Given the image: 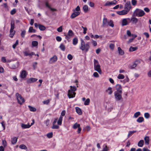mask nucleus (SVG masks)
<instances>
[{"mask_svg":"<svg viewBox=\"0 0 151 151\" xmlns=\"http://www.w3.org/2000/svg\"><path fill=\"white\" fill-rule=\"evenodd\" d=\"M62 27L60 26V27H58L57 29V30L58 32H61L62 31Z\"/></svg>","mask_w":151,"mask_h":151,"instance_id":"bf43d9fd","label":"nucleus"},{"mask_svg":"<svg viewBox=\"0 0 151 151\" xmlns=\"http://www.w3.org/2000/svg\"><path fill=\"white\" fill-rule=\"evenodd\" d=\"M130 21H131L133 23L136 24L138 21V19L134 17H132L130 19Z\"/></svg>","mask_w":151,"mask_h":151,"instance_id":"412c9836","label":"nucleus"},{"mask_svg":"<svg viewBox=\"0 0 151 151\" xmlns=\"http://www.w3.org/2000/svg\"><path fill=\"white\" fill-rule=\"evenodd\" d=\"M144 144V140H141L138 142V145L139 147H142L143 146Z\"/></svg>","mask_w":151,"mask_h":151,"instance_id":"bb28decb","label":"nucleus"},{"mask_svg":"<svg viewBox=\"0 0 151 151\" xmlns=\"http://www.w3.org/2000/svg\"><path fill=\"white\" fill-rule=\"evenodd\" d=\"M136 37H137V35H135L134 38H131V39H129V41L128 42V43H130V42H132L133 41V40H134V38H135Z\"/></svg>","mask_w":151,"mask_h":151,"instance_id":"0e129e2a","label":"nucleus"},{"mask_svg":"<svg viewBox=\"0 0 151 151\" xmlns=\"http://www.w3.org/2000/svg\"><path fill=\"white\" fill-rule=\"evenodd\" d=\"M137 3V1L136 0H132V3L133 5L135 6Z\"/></svg>","mask_w":151,"mask_h":151,"instance_id":"4d7b16f0","label":"nucleus"},{"mask_svg":"<svg viewBox=\"0 0 151 151\" xmlns=\"http://www.w3.org/2000/svg\"><path fill=\"white\" fill-rule=\"evenodd\" d=\"M59 128V127L55 124H53L52 126V129H58Z\"/></svg>","mask_w":151,"mask_h":151,"instance_id":"49530a36","label":"nucleus"},{"mask_svg":"<svg viewBox=\"0 0 151 151\" xmlns=\"http://www.w3.org/2000/svg\"><path fill=\"white\" fill-rule=\"evenodd\" d=\"M50 102V100H47L43 101V103L45 104H48Z\"/></svg>","mask_w":151,"mask_h":151,"instance_id":"680f3d73","label":"nucleus"},{"mask_svg":"<svg viewBox=\"0 0 151 151\" xmlns=\"http://www.w3.org/2000/svg\"><path fill=\"white\" fill-rule=\"evenodd\" d=\"M57 60L58 58L57 56L55 55L50 59L49 63L50 64L53 63H55Z\"/></svg>","mask_w":151,"mask_h":151,"instance_id":"9b49d317","label":"nucleus"},{"mask_svg":"<svg viewBox=\"0 0 151 151\" xmlns=\"http://www.w3.org/2000/svg\"><path fill=\"white\" fill-rule=\"evenodd\" d=\"M52 135L53 133L52 132L49 133L47 134V136L49 138L52 137Z\"/></svg>","mask_w":151,"mask_h":151,"instance_id":"79ce46f5","label":"nucleus"},{"mask_svg":"<svg viewBox=\"0 0 151 151\" xmlns=\"http://www.w3.org/2000/svg\"><path fill=\"white\" fill-rule=\"evenodd\" d=\"M68 35L70 37H72L73 35V33L72 30H69Z\"/></svg>","mask_w":151,"mask_h":151,"instance_id":"37998d69","label":"nucleus"},{"mask_svg":"<svg viewBox=\"0 0 151 151\" xmlns=\"http://www.w3.org/2000/svg\"><path fill=\"white\" fill-rule=\"evenodd\" d=\"M118 50L119 53L121 55H123L124 54V51L121 49V47H119L118 48Z\"/></svg>","mask_w":151,"mask_h":151,"instance_id":"cd10ccee","label":"nucleus"},{"mask_svg":"<svg viewBox=\"0 0 151 151\" xmlns=\"http://www.w3.org/2000/svg\"><path fill=\"white\" fill-rule=\"evenodd\" d=\"M19 147L21 149L27 150V147L24 145H19Z\"/></svg>","mask_w":151,"mask_h":151,"instance_id":"ea45409f","label":"nucleus"},{"mask_svg":"<svg viewBox=\"0 0 151 151\" xmlns=\"http://www.w3.org/2000/svg\"><path fill=\"white\" fill-rule=\"evenodd\" d=\"M140 61L138 60H136L134 63L129 66V68L130 69H133L135 68L138 63H140Z\"/></svg>","mask_w":151,"mask_h":151,"instance_id":"4468645a","label":"nucleus"},{"mask_svg":"<svg viewBox=\"0 0 151 151\" xmlns=\"http://www.w3.org/2000/svg\"><path fill=\"white\" fill-rule=\"evenodd\" d=\"M130 21V19L129 18L124 19L122 20V25L126 26L128 25Z\"/></svg>","mask_w":151,"mask_h":151,"instance_id":"f8f14e48","label":"nucleus"},{"mask_svg":"<svg viewBox=\"0 0 151 151\" xmlns=\"http://www.w3.org/2000/svg\"><path fill=\"white\" fill-rule=\"evenodd\" d=\"M116 89V91L120 93H122V89L121 85L119 84H117L115 86Z\"/></svg>","mask_w":151,"mask_h":151,"instance_id":"9d476101","label":"nucleus"},{"mask_svg":"<svg viewBox=\"0 0 151 151\" xmlns=\"http://www.w3.org/2000/svg\"><path fill=\"white\" fill-rule=\"evenodd\" d=\"M136 132V131H130L128 133V137H129L130 136H131L132 134H133L134 132Z\"/></svg>","mask_w":151,"mask_h":151,"instance_id":"c03bdc74","label":"nucleus"},{"mask_svg":"<svg viewBox=\"0 0 151 151\" xmlns=\"http://www.w3.org/2000/svg\"><path fill=\"white\" fill-rule=\"evenodd\" d=\"M28 107H29V110L31 111L35 112V111L36 110V109L35 107H33L30 106H29Z\"/></svg>","mask_w":151,"mask_h":151,"instance_id":"72a5a7b5","label":"nucleus"},{"mask_svg":"<svg viewBox=\"0 0 151 151\" xmlns=\"http://www.w3.org/2000/svg\"><path fill=\"white\" fill-rule=\"evenodd\" d=\"M60 48L63 51H65V46L63 44H60Z\"/></svg>","mask_w":151,"mask_h":151,"instance_id":"a19ab883","label":"nucleus"},{"mask_svg":"<svg viewBox=\"0 0 151 151\" xmlns=\"http://www.w3.org/2000/svg\"><path fill=\"white\" fill-rule=\"evenodd\" d=\"M137 47H131L129 48V51L130 52H132L137 50Z\"/></svg>","mask_w":151,"mask_h":151,"instance_id":"f704fd0d","label":"nucleus"},{"mask_svg":"<svg viewBox=\"0 0 151 151\" xmlns=\"http://www.w3.org/2000/svg\"><path fill=\"white\" fill-rule=\"evenodd\" d=\"M80 127V125L79 124H78L77 123H76L73 125V128L74 129H76L77 128H78Z\"/></svg>","mask_w":151,"mask_h":151,"instance_id":"c756f323","label":"nucleus"},{"mask_svg":"<svg viewBox=\"0 0 151 151\" xmlns=\"http://www.w3.org/2000/svg\"><path fill=\"white\" fill-rule=\"evenodd\" d=\"M14 28V22H12L11 23V27L10 30H13Z\"/></svg>","mask_w":151,"mask_h":151,"instance_id":"09e8293b","label":"nucleus"},{"mask_svg":"<svg viewBox=\"0 0 151 151\" xmlns=\"http://www.w3.org/2000/svg\"><path fill=\"white\" fill-rule=\"evenodd\" d=\"M94 65V70L97 71L99 73L101 74V70L100 68V66L99 63L98 61L94 59L93 61Z\"/></svg>","mask_w":151,"mask_h":151,"instance_id":"7ed1b4c3","label":"nucleus"},{"mask_svg":"<svg viewBox=\"0 0 151 151\" xmlns=\"http://www.w3.org/2000/svg\"><path fill=\"white\" fill-rule=\"evenodd\" d=\"M145 143L146 145H148L149 143V137L148 136H146L144 138Z\"/></svg>","mask_w":151,"mask_h":151,"instance_id":"a878e982","label":"nucleus"},{"mask_svg":"<svg viewBox=\"0 0 151 151\" xmlns=\"http://www.w3.org/2000/svg\"><path fill=\"white\" fill-rule=\"evenodd\" d=\"M76 112L79 115L82 114V112L81 109L78 107H76L75 108Z\"/></svg>","mask_w":151,"mask_h":151,"instance_id":"4be33fe9","label":"nucleus"},{"mask_svg":"<svg viewBox=\"0 0 151 151\" xmlns=\"http://www.w3.org/2000/svg\"><path fill=\"white\" fill-rule=\"evenodd\" d=\"M114 44L111 43L109 45L110 48L112 50H113L114 48Z\"/></svg>","mask_w":151,"mask_h":151,"instance_id":"e2e57ef3","label":"nucleus"},{"mask_svg":"<svg viewBox=\"0 0 151 151\" xmlns=\"http://www.w3.org/2000/svg\"><path fill=\"white\" fill-rule=\"evenodd\" d=\"M81 27L83 29V34H86V31L87 30V28L86 27H84L83 26H82Z\"/></svg>","mask_w":151,"mask_h":151,"instance_id":"864d4df0","label":"nucleus"},{"mask_svg":"<svg viewBox=\"0 0 151 151\" xmlns=\"http://www.w3.org/2000/svg\"><path fill=\"white\" fill-rule=\"evenodd\" d=\"M16 96L17 98L18 103L21 105L23 104L25 101L24 99L22 97L21 95L18 93L16 94Z\"/></svg>","mask_w":151,"mask_h":151,"instance_id":"423d86ee","label":"nucleus"},{"mask_svg":"<svg viewBox=\"0 0 151 151\" xmlns=\"http://www.w3.org/2000/svg\"><path fill=\"white\" fill-rule=\"evenodd\" d=\"M10 36L11 37H12L14 35L15 32V31L14 30H10Z\"/></svg>","mask_w":151,"mask_h":151,"instance_id":"58836bf2","label":"nucleus"},{"mask_svg":"<svg viewBox=\"0 0 151 151\" xmlns=\"http://www.w3.org/2000/svg\"><path fill=\"white\" fill-rule=\"evenodd\" d=\"M1 61L4 63H6V58L4 57H2L1 58Z\"/></svg>","mask_w":151,"mask_h":151,"instance_id":"338daca9","label":"nucleus"},{"mask_svg":"<svg viewBox=\"0 0 151 151\" xmlns=\"http://www.w3.org/2000/svg\"><path fill=\"white\" fill-rule=\"evenodd\" d=\"M131 7V5L130 2H127L124 6V9L128 12L129 11Z\"/></svg>","mask_w":151,"mask_h":151,"instance_id":"ddd939ff","label":"nucleus"},{"mask_svg":"<svg viewBox=\"0 0 151 151\" xmlns=\"http://www.w3.org/2000/svg\"><path fill=\"white\" fill-rule=\"evenodd\" d=\"M103 26H109L113 27H114L113 21L111 20L108 21L106 18H104L103 21Z\"/></svg>","mask_w":151,"mask_h":151,"instance_id":"20e7f679","label":"nucleus"},{"mask_svg":"<svg viewBox=\"0 0 151 151\" xmlns=\"http://www.w3.org/2000/svg\"><path fill=\"white\" fill-rule=\"evenodd\" d=\"M90 100L89 99H87L85 101L84 104L85 105H88L89 104Z\"/></svg>","mask_w":151,"mask_h":151,"instance_id":"a18cd8bd","label":"nucleus"},{"mask_svg":"<svg viewBox=\"0 0 151 151\" xmlns=\"http://www.w3.org/2000/svg\"><path fill=\"white\" fill-rule=\"evenodd\" d=\"M124 78V76L122 74H119L117 76V78L119 79H123Z\"/></svg>","mask_w":151,"mask_h":151,"instance_id":"de8ad7c7","label":"nucleus"},{"mask_svg":"<svg viewBox=\"0 0 151 151\" xmlns=\"http://www.w3.org/2000/svg\"><path fill=\"white\" fill-rule=\"evenodd\" d=\"M56 40L60 42L62 40V38L59 36H57L56 37Z\"/></svg>","mask_w":151,"mask_h":151,"instance_id":"69168bd1","label":"nucleus"},{"mask_svg":"<svg viewBox=\"0 0 151 151\" xmlns=\"http://www.w3.org/2000/svg\"><path fill=\"white\" fill-rule=\"evenodd\" d=\"M36 31L35 29H34L32 27H29V32L31 33H35Z\"/></svg>","mask_w":151,"mask_h":151,"instance_id":"2f4dec72","label":"nucleus"},{"mask_svg":"<svg viewBox=\"0 0 151 151\" xmlns=\"http://www.w3.org/2000/svg\"><path fill=\"white\" fill-rule=\"evenodd\" d=\"M145 14V13L144 12L143 10L139 9H136L133 13V15L134 17H142Z\"/></svg>","mask_w":151,"mask_h":151,"instance_id":"39448f33","label":"nucleus"},{"mask_svg":"<svg viewBox=\"0 0 151 151\" xmlns=\"http://www.w3.org/2000/svg\"><path fill=\"white\" fill-rule=\"evenodd\" d=\"M83 9L85 12H86L88 10V6L87 5H84L83 6Z\"/></svg>","mask_w":151,"mask_h":151,"instance_id":"7c9ffc66","label":"nucleus"},{"mask_svg":"<svg viewBox=\"0 0 151 151\" xmlns=\"http://www.w3.org/2000/svg\"><path fill=\"white\" fill-rule=\"evenodd\" d=\"M18 40H17L16 41V42L12 46V47L14 49H15L16 46L18 45Z\"/></svg>","mask_w":151,"mask_h":151,"instance_id":"3c124183","label":"nucleus"},{"mask_svg":"<svg viewBox=\"0 0 151 151\" xmlns=\"http://www.w3.org/2000/svg\"><path fill=\"white\" fill-rule=\"evenodd\" d=\"M117 1L114 0L112 1H107L105 4V5L106 6H109L111 5H115L116 4Z\"/></svg>","mask_w":151,"mask_h":151,"instance_id":"dca6fc26","label":"nucleus"},{"mask_svg":"<svg viewBox=\"0 0 151 151\" xmlns=\"http://www.w3.org/2000/svg\"><path fill=\"white\" fill-rule=\"evenodd\" d=\"M26 34V31L25 30H23L22 31L21 35L22 37L24 38L25 37V35Z\"/></svg>","mask_w":151,"mask_h":151,"instance_id":"603ef678","label":"nucleus"},{"mask_svg":"<svg viewBox=\"0 0 151 151\" xmlns=\"http://www.w3.org/2000/svg\"><path fill=\"white\" fill-rule=\"evenodd\" d=\"M27 75V73L25 70H23L20 73V77L22 78H25Z\"/></svg>","mask_w":151,"mask_h":151,"instance_id":"f3484780","label":"nucleus"},{"mask_svg":"<svg viewBox=\"0 0 151 151\" xmlns=\"http://www.w3.org/2000/svg\"><path fill=\"white\" fill-rule=\"evenodd\" d=\"M78 42V40L77 38H75L73 39V44L74 45H76Z\"/></svg>","mask_w":151,"mask_h":151,"instance_id":"4c0bfd02","label":"nucleus"},{"mask_svg":"<svg viewBox=\"0 0 151 151\" xmlns=\"http://www.w3.org/2000/svg\"><path fill=\"white\" fill-rule=\"evenodd\" d=\"M21 126L23 129L29 128L31 127L29 124H22Z\"/></svg>","mask_w":151,"mask_h":151,"instance_id":"5701e85b","label":"nucleus"},{"mask_svg":"<svg viewBox=\"0 0 151 151\" xmlns=\"http://www.w3.org/2000/svg\"><path fill=\"white\" fill-rule=\"evenodd\" d=\"M93 75L95 77L98 78L99 77V75L96 72H94Z\"/></svg>","mask_w":151,"mask_h":151,"instance_id":"6e6d98bb","label":"nucleus"},{"mask_svg":"<svg viewBox=\"0 0 151 151\" xmlns=\"http://www.w3.org/2000/svg\"><path fill=\"white\" fill-rule=\"evenodd\" d=\"M50 121L49 119H47L45 120V124L46 125V126H48L49 124Z\"/></svg>","mask_w":151,"mask_h":151,"instance_id":"774afa93","label":"nucleus"},{"mask_svg":"<svg viewBox=\"0 0 151 151\" xmlns=\"http://www.w3.org/2000/svg\"><path fill=\"white\" fill-rule=\"evenodd\" d=\"M70 89L68 91V96L70 99L73 98L75 97L76 93L75 91L77 90V88L76 86H70Z\"/></svg>","mask_w":151,"mask_h":151,"instance_id":"f257e3e1","label":"nucleus"},{"mask_svg":"<svg viewBox=\"0 0 151 151\" xmlns=\"http://www.w3.org/2000/svg\"><path fill=\"white\" fill-rule=\"evenodd\" d=\"M141 114L140 112L139 111H138L135 113L134 114V117L135 118H137L139 116H140Z\"/></svg>","mask_w":151,"mask_h":151,"instance_id":"c9c22d12","label":"nucleus"},{"mask_svg":"<svg viewBox=\"0 0 151 151\" xmlns=\"http://www.w3.org/2000/svg\"><path fill=\"white\" fill-rule=\"evenodd\" d=\"M37 80V79L34 78H31L28 79L27 82L28 83H32L36 81Z\"/></svg>","mask_w":151,"mask_h":151,"instance_id":"aec40b11","label":"nucleus"},{"mask_svg":"<svg viewBox=\"0 0 151 151\" xmlns=\"http://www.w3.org/2000/svg\"><path fill=\"white\" fill-rule=\"evenodd\" d=\"M74 12L71 14L70 16V18L71 19H73L78 15L80 14V12H75L73 11Z\"/></svg>","mask_w":151,"mask_h":151,"instance_id":"2eb2a0df","label":"nucleus"},{"mask_svg":"<svg viewBox=\"0 0 151 151\" xmlns=\"http://www.w3.org/2000/svg\"><path fill=\"white\" fill-rule=\"evenodd\" d=\"M147 75L149 78H151V69L147 72Z\"/></svg>","mask_w":151,"mask_h":151,"instance_id":"052dcab7","label":"nucleus"},{"mask_svg":"<svg viewBox=\"0 0 151 151\" xmlns=\"http://www.w3.org/2000/svg\"><path fill=\"white\" fill-rule=\"evenodd\" d=\"M23 53L25 56H32L35 55V53L33 52L30 53L28 52L25 51L23 52Z\"/></svg>","mask_w":151,"mask_h":151,"instance_id":"a211bd4d","label":"nucleus"},{"mask_svg":"<svg viewBox=\"0 0 151 151\" xmlns=\"http://www.w3.org/2000/svg\"><path fill=\"white\" fill-rule=\"evenodd\" d=\"M80 10V8L79 6H77L76 8L75 9H74L73 10V11H77V12H79Z\"/></svg>","mask_w":151,"mask_h":151,"instance_id":"13d9d810","label":"nucleus"},{"mask_svg":"<svg viewBox=\"0 0 151 151\" xmlns=\"http://www.w3.org/2000/svg\"><path fill=\"white\" fill-rule=\"evenodd\" d=\"M38 42L36 41H33L32 42V45L33 47H36L37 46Z\"/></svg>","mask_w":151,"mask_h":151,"instance_id":"e433bc0d","label":"nucleus"},{"mask_svg":"<svg viewBox=\"0 0 151 151\" xmlns=\"http://www.w3.org/2000/svg\"><path fill=\"white\" fill-rule=\"evenodd\" d=\"M67 58L69 60H71L73 58V56L69 54L68 55Z\"/></svg>","mask_w":151,"mask_h":151,"instance_id":"5fc2aeb1","label":"nucleus"},{"mask_svg":"<svg viewBox=\"0 0 151 151\" xmlns=\"http://www.w3.org/2000/svg\"><path fill=\"white\" fill-rule=\"evenodd\" d=\"M121 94L118 93V92H114V96L116 100L119 101L120 100L122 99V97L121 95Z\"/></svg>","mask_w":151,"mask_h":151,"instance_id":"1a4fd4ad","label":"nucleus"},{"mask_svg":"<svg viewBox=\"0 0 151 151\" xmlns=\"http://www.w3.org/2000/svg\"><path fill=\"white\" fill-rule=\"evenodd\" d=\"M65 114V110H63L62 111L61 113V115L60 117L58 120L57 122L58 124L59 125H61L62 124V121L63 120V117L62 116H64Z\"/></svg>","mask_w":151,"mask_h":151,"instance_id":"6e6552de","label":"nucleus"},{"mask_svg":"<svg viewBox=\"0 0 151 151\" xmlns=\"http://www.w3.org/2000/svg\"><path fill=\"white\" fill-rule=\"evenodd\" d=\"M81 45L80 48L82 50L87 52L90 48V46L88 43H85V42L82 39L81 40Z\"/></svg>","mask_w":151,"mask_h":151,"instance_id":"f03ea898","label":"nucleus"},{"mask_svg":"<svg viewBox=\"0 0 151 151\" xmlns=\"http://www.w3.org/2000/svg\"><path fill=\"white\" fill-rule=\"evenodd\" d=\"M38 26L40 30L44 31L46 29V27L43 25L41 24H38Z\"/></svg>","mask_w":151,"mask_h":151,"instance_id":"b1692460","label":"nucleus"},{"mask_svg":"<svg viewBox=\"0 0 151 151\" xmlns=\"http://www.w3.org/2000/svg\"><path fill=\"white\" fill-rule=\"evenodd\" d=\"M106 91L109 95H111L113 93L112 88L111 87H109Z\"/></svg>","mask_w":151,"mask_h":151,"instance_id":"393cba45","label":"nucleus"},{"mask_svg":"<svg viewBox=\"0 0 151 151\" xmlns=\"http://www.w3.org/2000/svg\"><path fill=\"white\" fill-rule=\"evenodd\" d=\"M144 116L146 119H148L150 117V115L148 113H145L144 114Z\"/></svg>","mask_w":151,"mask_h":151,"instance_id":"8fccbe9b","label":"nucleus"},{"mask_svg":"<svg viewBox=\"0 0 151 151\" xmlns=\"http://www.w3.org/2000/svg\"><path fill=\"white\" fill-rule=\"evenodd\" d=\"M17 141V138L16 137H14L12 139V144H15Z\"/></svg>","mask_w":151,"mask_h":151,"instance_id":"473e14b6","label":"nucleus"},{"mask_svg":"<svg viewBox=\"0 0 151 151\" xmlns=\"http://www.w3.org/2000/svg\"><path fill=\"white\" fill-rule=\"evenodd\" d=\"M128 12L126 10H122L120 11H117V13L118 14L120 15H125L127 14Z\"/></svg>","mask_w":151,"mask_h":151,"instance_id":"6ab92c4d","label":"nucleus"},{"mask_svg":"<svg viewBox=\"0 0 151 151\" xmlns=\"http://www.w3.org/2000/svg\"><path fill=\"white\" fill-rule=\"evenodd\" d=\"M19 65V62L18 61H15L9 65V67L13 69L17 68Z\"/></svg>","mask_w":151,"mask_h":151,"instance_id":"0eeeda50","label":"nucleus"},{"mask_svg":"<svg viewBox=\"0 0 151 151\" xmlns=\"http://www.w3.org/2000/svg\"><path fill=\"white\" fill-rule=\"evenodd\" d=\"M144 121V119L142 117H140L137 120V121L139 123H141Z\"/></svg>","mask_w":151,"mask_h":151,"instance_id":"c85d7f7f","label":"nucleus"}]
</instances>
